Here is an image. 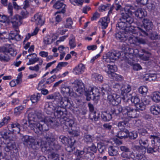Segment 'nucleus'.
Segmentation results:
<instances>
[{
    "label": "nucleus",
    "instance_id": "nucleus-5",
    "mask_svg": "<svg viewBox=\"0 0 160 160\" xmlns=\"http://www.w3.org/2000/svg\"><path fill=\"white\" fill-rule=\"evenodd\" d=\"M37 139H39L40 140V142L37 140L36 142L35 141L36 138L34 137L28 136H23L22 138V140L25 143L28 144L30 147L33 150H37L41 148L42 149H45L47 146H46V140L44 139V138L41 139L39 138V137L37 136Z\"/></svg>",
    "mask_w": 160,
    "mask_h": 160
},
{
    "label": "nucleus",
    "instance_id": "nucleus-44",
    "mask_svg": "<svg viewBox=\"0 0 160 160\" xmlns=\"http://www.w3.org/2000/svg\"><path fill=\"white\" fill-rule=\"evenodd\" d=\"M108 152L110 156H112L116 155L117 152L116 148L114 146H110L108 149Z\"/></svg>",
    "mask_w": 160,
    "mask_h": 160
},
{
    "label": "nucleus",
    "instance_id": "nucleus-50",
    "mask_svg": "<svg viewBox=\"0 0 160 160\" xmlns=\"http://www.w3.org/2000/svg\"><path fill=\"white\" fill-rule=\"evenodd\" d=\"M38 31V28L37 27H36L33 32L31 33V34L30 33H28V35L26 36L23 43H24L26 41H28L30 38L31 36L36 35Z\"/></svg>",
    "mask_w": 160,
    "mask_h": 160
},
{
    "label": "nucleus",
    "instance_id": "nucleus-17",
    "mask_svg": "<svg viewBox=\"0 0 160 160\" xmlns=\"http://www.w3.org/2000/svg\"><path fill=\"white\" fill-rule=\"evenodd\" d=\"M42 16L39 13L36 14L33 18H32L31 20L34 21L36 24L39 26L40 27L42 26L44 24V21L42 19Z\"/></svg>",
    "mask_w": 160,
    "mask_h": 160
},
{
    "label": "nucleus",
    "instance_id": "nucleus-56",
    "mask_svg": "<svg viewBox=\"0 0 160 160\" xmlns=\"http://www.w3.org/2000/svg\"><path fill=\"white\" fill-rule=\"evenodd\" d=\"M129 138L131 139H135L138 137V133L135 131H132L131 132H128V135Z\"/></svg>",
    "mask_w": 160,
    "mask_h": 160
},
{
    "label": "nucleus",
    "instance_id": "nucleus-28",
    "mask_svg": "<svg viewBox=\"0 0 160 160\" xmlns=\"http://www.w3.org/2000/svg\"><path fill=\"white\" fill-rule=\"evenodd\" d=\"M131 90V86L128 84L122 86L121 94L122 95L125 96L127 93L129 92Z\"/></svg>",
    "mask_w": 160,
    "mask_h": 160
},
{
    "label": "nucleus",
    "instance_id": "nucleus-18",
    "mask_svg": "<svg viewBox=\"0 0 160 160\" xmlns=\"http://www.w3.org/2000/svg\"><path fill=\"white\" fill-rule=\"evenodd\" d=\"M131 159L133 160H147L145 155L140 153H137L136 151L133 150V154H132Z\"/></svg>",
    "mask_w": 160,
    "mask_h": 160
},
{
    "label": "nucleus",
    "instance_id": "nucleus-36",
    "mask_svg": "<svg viewBox=\"0 0 160 160\" xmlns=\"http://www.w3.org/2000/svg\"><path fill=\"white\" fill-rule=\"evenodd\" d=\"M131 106V105H128V106ZM135 106L137 108L136 109L133 108V107L131 106L133 108L136 110V113L137 115V117H136V118L137 117V116L138 115L137 113V110L141 111H143L145 110V109L146 106L145 104L142 102H140L138 104H136V105H135ZM135 118H136V117Z\"/></svg>",
    "mask_w": 160,
    "mask_h": 160
},
{
    "label": "nucleus",
    "instance_id": "nucleus-6",
    "mask_svg": "<svg viewBox=\"0 0 160 160\" xmlns=\"http://www.w3.org/2000/svg\"><path fill=\"white\" fill-rule=\"evenodd\" d=\"M101 91L103 96H107L108 99L111 104L115 106L114 107L119 106L118 105L121 102V98L119 95L112 93V91L108 85L104 84L102 85Z\"/></svg>",
    "mask_w": 160,
    "mask_h": 160
},
{
    "label": "nucleus",
    "instance_id": "nucleus-40",
    "mask_svg": "<svg viewBox=\"0 0 160 160\" xmlns=\"http://www.w3.org/2000/svg\"><path fill=\"white\" fill-rule=\"evenodd\" d=\"M61 92L63 95H70V89L69 87L65 85H62L61 86Z\"/></svg>",
    "mask_w": 160,
    "mask_h": 160
},
{
    "label": "nucleus",
    "instance_id": "nucleus-35",
    "mask_svg": "<svg viewBox=\"0 0 160 160\" xmlns=\"http://www.w3.org/2000/svg\"><path fill=\"white\" fill-rule=\"evenodd\" d=\"M150 138L151 139L152 144L155 146V144H160V138L158 136L151 135Z\"/></svg>",
    "mask_w": 160,
    "mask_h": 160
},
{
    "label": "nucleus",
    "instance_id": "nucleus-64",
    "mask_svg": "<svg viewBox=\"0 0 160 160\" xmlns=\"http://www.w3.org/2000/svg\"><path fill=\"white\" fill-rule=\"evenodd\" d=\"M148 88L146 86H141L139 89V92L142 94H145L148 92Z\"/></svg>",
    "mask_w": 160,
    "mask_h": 160
},
{
    "label": "nucleus",
    "instance_id": "nucleus-3",
    "mask_svg": "<svg viewBox=\"0 0 160 160\" xmlns=\"http://www.w3.org/2000/svg\"><path fill=\"white\" fill-rule=\"evenodd\" d=\"M134 9L133 6L129 5L124 8V12H121V16L119 21L116 24V29L118 31L121 30L127 31L129 30L131 24L134 22V18L130 16L132 14V10Z\"/></svg>",
    "mask_w": 160,
    "mask_h": 160
},
{
    "label": "nucleus",
    "instance_id": "nucleus-1",
    "mask_svg": "<svg viewBox=\"0 0 160 160\" xmlns=\"http://www.w3.org/2000/svg\"><path fill=\"white\" fill-rule=\"evenodd\" d=\"M54 112L55 118L47 117L44 119L45 122L50 127L54 128L61 124L64 130H67L69 127L73 125L74 121L65 117L66 114L62 110L61 107L56 106Z\"/></svg>",
    "mask_w": 160,
    "mask_h": 160
},
{
    "label": "nucleus",
    "instance_id": "nucleus-19",
    "mask_svg": "<svg viewBox=\"0 0 160 160\" xmlns=\"http://www.w3.org/2000/svg\"><path fill=\"white\" fill-rule=\"evenodd\" d=\"M121 55V53L116 51L108 52L107 57L112 60H116L118 59Z\"/></svg>",
    "mask_w": 160,
    "mask_h": 160
},
{
    "label": "nucleus",
    "instance_id": "nucleus-38",
    "mask_svg": "<svg viewBox=\"0 0 160 160\" xmlns=\"http://www.w3.org/2000/svg\"><path fill=\"white\" fill-rule=\"evenodd\" d=\"M93 138V137L92 136L88 134V133H85L83 137V140L85 142L88 144L92 142Z\"/></svg>",
    "mask_w": 160,
    "mask_h": 160
},
{
    "label": "nucleus",
    "instance_id": "nucleus-12",
    "mask_svg": "<svg viewBox=\"0 0 160 160\" xmlns=\"http://www.w3.org/2000/svg\"><path fill=\"white\" fill-rule=\"evenodd\" d=\"M23 18L20 16L16 15H15L12 18L11 22L13 26L15 28H17L22 23V20Z\"/></svg>",
    "mask_w": 160,
    "mask_h": 160
},
{
    "label": "nucleus",
    "instance_id": "nucleus-55",
    "mask_svg": "<svg viewBox=\"0 0 160 160\" xmlns=\"http://www.w3.org/2000/svg\"><path fill=\"white\" fill-rule=\"evenodd\" d=\"M24 109L22 106H20L16 107L14 109V113L16 115L19 114Z\"/></svg>",
    "mask_w": 160,
    "mask_h": 160
},
{
    "label": "nucleus",
    "instance_id": "nucleus-22",
    "mask_svg": "<svg viewBox=\"0 0 160 160\" xmlns=\"http://www.w3.org/2000/svg\"><path fill=\"white\" fill-rule=\"evenodd\" d=\"M149 138L150 136H140V138L138 140L139 144L141 146L148 145Z\"/></svg>",
    "mask_w": 160,
    "mask_h": 160
},
{
    "label": "nucleus",
    "instance_id": "nucleus-15",
    "mask_svg": "<svg viewBox=\"0 0 160 160\" xmlns=\"http://www.w3.org/2000/svg\"><path fill=\"white\" fill-rule=\"evenodd\" d=\"M141 50L142 52L144 53L139 55V57L140 59L144 61L149 60L150 58L152 55L151 53L144 49H141Z\"/></svg>",
    "mask_w": 160,
    "mask_h": 160
},
{
    "label": "nucleus",
    "instance_id": "nucleus-45",
    "mask_svg": "<svg viewBox=\"0 0 160 160\" xmlns=\"http://www.w3.org/2000/svg\"><path fill=\"white\" fill-rule=\"evenodd\" d=\"M69 44L70 48H74L76 46L75 42V38L73 35H71L70 37Z\"/></svg>",
    "mask_w": 160,
    "mask_h": 160
},
{
    "label": "nucleus",
    "instance_id": "nucleus-7",
    "mask_svg": "<svg viewBox=\"0 0 160 160\" xmlns=\"http://www.w3.org/2000/svg\"><path fill=\"white\" fill-rule=\"evenodd\" d=\"M44 139L46 140L45 146L48 147V148L51 150L53 151H58L61 148L60 145L54 143L55 138L52 133L48 132L44 137Z\"/></svg>",
    "mask_w": 160,
    "mask_h": 160
},
{
    "label": "nucleus",
    "instance_id": "nucleus-34",
    "mask_svg": "<svg viewBox=\"0 0 160 160\" xmlns=\"http://www.w3.org/2000/svg\"><path fill=\"white\" fill-rule=\"evenodd\" d=\"M58 141L60 142L62 144L64 145H67L68 143H69L72 140V139H68L67 137L63 135H61L59 136L58 139Z\"/></svg>",
    "mask_w": 160,
    "mask_h": 160
},
{
    "label": "nucleus",
    "instance_id": "nucleus-42",
    "mask_svg": "<svg viewBox=\"0 0 160 160\" xmlns=\"http://www.w3.org/2000/svg\"><path fill=\"white\" fill-rule=\"evenodd\" d=\"M152 98L154 102H158L160 101V93L157 92H154L152 94Z\"/></svg>",
    "mask_w": 160,
    "mask_h": 160
},
{
    "label": "nucleus",
    "instance_id": "nucleus-11",
    "mask_svg": "<svg viewBox=\"0 0 160 160\" xmlns=\"http://www.w3.org/2000/svg\"><path fill=\"white\" fill-rule=\"evenodd\" d=\"M53 7L56 9H59L61 8H62L61 11L56 12L55 15L61 13L63 14L65 13L66 5L64 4L61 1H57L53 5Z\"/></svg>",
    "mask_w": 160,
    "mask_h": 160
},
{
    "label": "nucleus",
    "instance_id": "nucleus-25",
    "mask_svg": "<svg viewBox=\"0 0 160 160\" xmlns=\"http://www.w3.org/2000/svg\"><path fill=\"white\" fill-rule=\"evenodd\" d=\"M85 69L84 65L82 64H80L74 69V72L76 74H79L82 73Z\"/></svg>",
    "mask_w": 160,
    "mask_h": 160
},
{
    "label": "nucleus",
    "instance_id": "nucleus-31",
    "mask_svg": "<svg viewBox=\"0 0 160 160\" xmlns=\"http://www.w3.org/2000/svg\"><path fill=\"white\" fill-rule=\"evenodd\" d=\"M110 19L108 17H105L102 18L99 21L101 23L102 28L105 29L108 26V24L109 22Z\"/></svg>",
    "mask_w": 160,
    "mask_h": 160
},
{
    "label": "nucleus",
    "instance_id": "nucleus-8",
    "mask_svg": "<svg viewBox=\"0 0 160 160\" xmlns=\"http://www.w3.org/2000/svg\"><path fill=\"white\" fill-rule=\"evenodd\" d=\"M44 124H42L39 123H32L29 122V126L32 130H33L35 132L38 134L41 132L44 131H47L48 129V127L50 125H48L44 121Z\"/></svg>",
    "mask_w": 160,
    "mask_h": 160
},
{
    "label": "nucleus",
    "instance_id": "nucleus-26",
    "mask_svg": "<svg viewBox=\"0 0 160 160\" xmlns=\"http://www.w3.org/2000/svg\"><path fill=\"white\" fill-rule=\"evenodd\" d=\"M129 120L127 117H125L124 120L118 122V126L120 130L125 129V128L128 124Z\"/></svg>",
    "mask_w": 160,
    "mask_h": 160
},
{
    "label": "nucleus",
    "instance_id": "nucleus-10",
    "mask_svg": "<svg viewBox=\"0 0 160 160\" xmlns=\"http://www.w3.org/2000/svg\"><path fill=\"white\" fill-rule=\"evenodd\" d=\"M60 104L61 106L64 108H65L70 109L72 108V102L70 100L68 97H63Z\"/></svg>",
    "mask_w": 160,
    "mask_h": 160
},
{
    "label": "nucleus",
    "instance_id": "nucleus-49",
    "mask_svg": "<svg viewBox=\"0 0 160 160\" xmlns=\"http://www.w3.org/2000/svg\"><path fill=\"white\" fill-rule=\"evenodd\" d=\"M97 148L100 153H102L104 152L106 146L103 143H99L97 145Z\"/></svg>",
    "mask_w": 160,
    "mask_h": 160
},
{
    "label": "nucleus",
    "instance_id": "nucleus-13",
    "mask_svg": "<svg viewBox=\"0 0 160 160\" xmlns=\"http://www.w3.org/2000/svg\"><path fill=\"white\" fill-rule=\"evenodd\" d=\"M57 106H54L51 102H46L44 111L48 114H51L55 109Z\"/></svg>",
    "mask_w": 160,
    "mask_h": 160
},
{
    "label": "nucleus",
    "instance_id": "nucleus-24",
    "mask_svg": "<svg viewBox=\"0 0 160 160\" xmlns=\"http://www.w3.org/2000/svg\"><path fill=\"white\" fill-rule=\"evenodd\" d=\"M135 15L137 17L142 18L146 15V12L144 9L142 8H139L134 12Z\"/></svg>",
    "mask_w": 160,
    "mask_h": 160
},
{
    "label": "nucleus",
    "instance_id": "nucleus-9",
    "mask_svg": "<svg viewBox=\"0 0 160 160\" xmlns=\"http://www.w3.org/2000/svg\"><path fill=\"white\" fill-rule=\"evenodd\" d=\"M119 148L122 152L120 154L121 157L123 158L131 159V157L133 154V151H131L130 148L127 146L122 145Z\"/></svg>",
    "mask_w": 160,
    "mask_h": 160
},
{
    "label": "nucleus",
    "instance_id": "nucleus-48",
    "mask_svg": "<svg viewBox=\"0 0 160 160\" xmlns=\"http://www.w3.org/2000/svg\"><path fill=\"white\" fill-rule=\"evenodd\" d=\"M41 94L38 93L37 95H32L30 98V100L32 103L37 102L41 97Z\"/></svg>",
    "mask_w": 160,
    "mask_h": 160
},
{
    "label": "nucleus",
    "instance_id": "nucleus-37",
    "mask_svg": "<svg viewBox=\"0 0 160 160\" xmlns=\"http://www.w3.org/2000/svg\"><path fill=\"white\" fill-rule=\"evenodd\" d=\"M68 63L67 62H59L56 67V68L53 69L51 72L50 73L52 74L54 72H57L59 70L61 69L62 67H65L66 66Z\"/></svg>",
    "mask_w": 160,
    "mask_h": 160
},
{
    "label": "nucleus",
    "instance_id": "nucleus-57",
    "mask_svg": "<svg viewBox=\"0 0 160 160\" xmlns=\"http://www.w3.org/2000/svg\"><path fill=\"white\" fill-rule=\"evenodd\" d=\"M8 54L5 55V56L0 55V60L4 62L8 61L10 59V58Z\"/></svg>",
    "mask_w": 160,
    "mask_h": 160
},
{
    "label": "nucleus",
    "instance_id": "nucleus-29",
    "mask_svg": "<svg viewBox=\"0 0 160 160\" xmlns=\"http://www.w3.org/2000/svg\"><path fill=\"white\" fill-rule=\"evenodd\" d=\"M108 70L107 71L105 70V71L108 74L109 77H110L112 73H115L114 72L117 70V66L115 65H108Z\"/></svg>",
    "mask_w": 160,
    "mask_h": 160
},
{
    "label": "nucleus",
    "instance_id": "nucleus-63",
    "mask_svg": "<svg viewBox=\"0 0 160 160\" xmlns=\"http://www.w3.org/2000/svg\"><path fill=\"white\" fill-rule=\"evenodd\" d=\"M35 114L36 115V118L40 119L42 118L43 115L41 110H36L34 111Z\"/></svg>",
    "mask_w": 160,
    "mask_h": 160
},
{
    "label": "nucleus",
    "instance_id": "nucleus-52",
    "mask_svg": "<svg viewBox=\"0 0 160 160\" xmlns=\"http://www.w3.org/2000/svg\"><path fill=\"white\" fill-rule=\"evenodd\" d=\"M137 37H136L133 35L130 36L129 37L127 36V39H128L131 44H137Z\"/></svg>",
    "mask_w": 160,
    "mask_h": 160
},
{
    "label": "nucleus",
    "instance_id": "nucleus-20",
    "mask_svg": "<svg viewBox=\"0 0 160 160\" xmlns=\"http://www.w3.org/2000/svg\"><path fill=\"white\" fill-rule=\"evenodd\" d=\"M143 25L147 31L151 30L153 27L152 22L149 20L145 18L143 19Z\"/></svg>",
    "mask_w": 160,
    "mask_h": 160
},
{
    "label": "nucleus",
    "instance_id": "nucleus-16",
    "mask_svg": "<svg viewBox=\"0 0 160 160\" xmlns=\"http://www.w3.org/2000/svg\"><path fill=\"white\" fill-rule=\"evenodd\" d=\"M4 149L7 152L13 151L14 152H17L18 151L17 147L14 142L8 143L5 147Z\"/></svg>",
    "mask_w": 160,
    "mask_h": 160
},
{
    "label": "nucleus",
    "instance_id": "nucleus-53",
    "mask_svg": "<svg viewBox=\"0 0 160 160\" xmlns=\"http://www.w3.org/2000/svg\"><path fill=\"white\" fill-rule=\"evenodd\" d=\"M109 77L112 78L113 79L118 81H121L123 79V77L121 75L115 73H112L111 76Z\"/></svg>",
    "mask_w": 160,
    "mask_h": 160
},
{
    "label": "nucleus",
    "instance_id": "nucleus-43",
    "mask_svg": "<svg viewBox=\"0 0 160 160\" xmlns=\"http://www.w3.org/2000/svg\"><path fill=\"white\" fill-rule=\"evenodd\" d=\"M55 40L52 38L50 35H47L43 39V42L44 44L48 45L52 43Z\"/></svg>",
    "mask_w": 160,
    "mask_h": 160
},
{
    "label": "nucleus",
    "instance_id": "nucleus-14",
    "mask_svg": "<svg viewBox=\"0 0 160 160\" xmlns=\"http://www.w3.org/2000/svg\"><path fill=\"white\" fill-rule=\"evenodd\" d=\"M44 150L46 151V152L48 154V156L49 158L52 159V160H57L58 159L59 155L56 152L51 150L50 149L48 148V147H47Z\"/></svg>",
    "mask_w": 160,
    "mask_h": 160
},
{
    "label": "nucleus",
    "instance_id": "nucleus-46",
    "mask_svg": "<svg viewBox=\"0 0 160 160\" xmlns=\"http://www.w3.org/2000/svg\"><path fill=\"white\" fill-rule=\"evenodd\" d=\"M122 87V85L118 83H116L113 85V90L112 91H113L114 92H116L117 93H119L120 92H121Z\"/></svg>",
    "mask_w": 160,
    "mask_h": 160
},
{
    "label": "nucleus",
    "instance_id": "nucleus-58",
    "mask_svg": "<svg viewBox=\"0 0 160 160\" xmlns=\"http://www.w3.org/2000/svg\"><path fill=\"white\" fill-rule=\"evenodd\" d=\"M86 148L88 151L93 152L94 154L97 152V149L96 147L94 145L93 143H92V145L91 146Z\"/></svg>",
    "mask_w": 160,
    "mask_h": 160
},
{
    "label": "nucleus",
    "instance_id": "nucleus-54",
    "mask_svg": "<svg viewBox=\"0 0 160 160\" xmlns=\"http://www.w3.org/2000/svg\"><path fill=\"white\" fill-rule=\"evenodd\" d=\"M63 97L59 92H55L54 93V100L60 103L61 101L62 100Z\"/></svg>",
    "mask_w": 160,
    "mask_h": 160
},
{
    "label": "nucleus",
    "instance_id": "nucleus-41",
    "mask_svg": "<svg viewBox=\"0 0 160 160\" xmlns=\"http://www.w3.org/2000/svg\"><path fill=\"white\" fill-rule=\"evenodd\" d=\"M20 125L18 123L12 124L11 125L10 127L13 132H16L19 133L20 132Z\"/></svg>",
    "mask_w": 160,
    "mask_h": 160
},
{
    "label": "nucleus",
    "instance_id": "nucleus-47",
    "mask_svg": "<svg viewBox=\"0 0 160 160\" xmlns=\"http://www.w3.org/2000/svg\"><path fill=\"white\" fill-rule=\"evenodd\" d=\"M31 55L33 56V57L32 58L29 59V60L30 61V62H32L31 63L33 64L36 62L39 61V58H38L37 57V54L35 53H33L28 55L27 56V57H28L29 56H30Z\"/></svg>",
    "mask_w": 160,
    "mask_h": 160
},
{
    "label": "nucleus",
    "instance_id": "nucleus-51",
    "mask_svg": "<svg viewBox=\"0 0 160 160\" xmlns=\"http://www.w3.org/2000/svg\"><path fill=\"white\" fill-rule=\"evenodd\" d=\"M28 118L29 120V123L30 121H37L36 118V115L35 114L34 111H32L29 113L28 115Z\"/></svg>",
    "mask_w": 160,
    "mask_h": 160
},
{
    "label": "nucleus",
    "instance_id": "nucleus-2",
    "mask_svg": "<svg viewBox=\"0 0 160 160\" xmlns=\"http://www.w3.org/2000/svg\"><path fill=\"white\" fill-rule=\"evenodd\" d=\"M121 113L130 118H135L137 116L136 110L131 106L122 107L119 106L111 107L107 111L103 112L101 118L104 121H109L112 119L113 116H118Z\"/></svg>",
    "mask_w": 160,
    "mask_h": 160
},
{
    "label": "nucleus",
    "instance_id": "nucleus-59",
    "mask_svg": "<svg viewBox=\"0 0 160 160\" xmlns=\"http://www.w3.org/2000/svg\"><path fill=\"white\" fill-rule=\"evenodd\" d=\"M18 30L16 29L15 31H12L10 32L9 34V39L12 40L14 39L15 36L17 35V33Z\"/></svg>",
    "mask_w": 160,
    "mask_h": 160
},
{
    "label": "nucleus",
    "instance_id": "nucleus-32",
    "mask_svg": "<svg viewBox=\"0 0 160 160\" xmlns=\"http://www.w3.org/2000/svg\"><path fill=\"white\" fill-rule=\"evenodd\" d=\"M13 49L11 48L0 47V52H2L5 55H7V54L8 53L11 55L12 53L11 52H13Z\"/></svg>",
    "mask_w": 160,
    "mask_h": 160
},
{
    "label": "nucleus",
    "instance_id": "nucleus-39",
    "mask_svg": "<svg viewBox=\"0 0 160 160\" xmlns=\"http://www.w3.org/2000/svg\"><path fill=\"white\" fill-rule=\"evenodd\" d=\"M75 124L74 122V124L72 127H69L67 130H65L66 131H67L68 130L71 128L72 130V131L70 132V133L73 136L77 137L79 135H80V131L78 129L75 130L74 129Z\"/></svg>",
    "mask_w": 160,
    "mask_h": 160
},
{
    "label": "nucleus",
    "instance_id": "nucleus-4",
    "mask_svg": "<svg viewBox=\"0 0 160 160\" xmlns=\"http://www.w3.org/2000/svg\"><path fill=\"white\" fill-rule=\"evenodd\" d=\"M72 84L77 85L78 88H77L76 87L74 89L79 93L82 94L85 92L87 99L88 101L91 99L94 100L96 97L99 96V91L98 89L97 88H90V90L86 91L83 83L80 80H76Z\"/></svg>",
    "mask_w": 160,
    "mask_h": 160
},
{
    "label": "nucleus",
    "instance_id": "nucleus-61",
    "mask_svg": "<svg viewBox=\"0 0 160 160\" xmlns=\"http://www.w3.org/2000/svg\"><path fill=\"white\" fill-rule=\"evenodd\" d=\"M98 114L96 112H92L90 115L91 117V119L92 120H94L95 121H96L98 119L99 117Z\"/></svg>",
    "mask_w": 160,
    "mask_h": 160
},
{
    "label": "nucleus",
    "instance_id": "nucleus-30",
    "mask_svg": "<svg viewBox=\"0 0 160 160\" xmlns=\"http://www.w3.org/2000/svg\"><path fill=\"white\" fill-rule=\"evenodd\" d=\"M75 140H72L70 143H68L65 148L66 150L68 152H72L75 149V147L74 146V142Z\"/></svg>",
    "mask_w": 160,
    "mask_h": 160
},
{
    "label": "nucleus",
    "instance_id": "nucleus-33",
    "mask_svg": "<svg viewBox=\"0 0 160 160\" xmlns=\"http://www.w3.org/2000/svg\"><path fill=\"white\" fill-rule=\"evenodd\" d=\"M150 111L153 114L158 115L160 113V108L157 105H153L151 107Z\"/></svg>",
    "mask_w": 160,
    "mask_h": 160
},
{
    "label": "nucleus",
    "instance_id": "nucleus-21",
    "mask_svg": "<svg viewBox=\"0 0 160 160\" xmlns=\"http://www.w3.org/2000/svg\"><path fill=\"white\" fill-rule=\"evenodd\" d=\"M127 34L119 32L116 33L115 35L116 38L120 42H124L127 39Z\"/></svg>",
    "mask_w": 160,
    "mask_h": 160
},
{
    "label": "nucleus",
    "instance_id": "nucleus-60",
    "mask_svg": "<svg viewBox=\"0 0 160 160\" xmlns=\"http://www.w3.org/2000/svg\"><path fill=\"white\" fill-rule=\"evenodd\" d=\"M114 6L115 8L116 11L120 10L121 15V12H124V8H123L120 5L118 4H116L114 5Z\"/></svg>",
    "mask_w": 160,
    "mask_h": 160
},
{
    "label": "nucleus",
    "instance_id": "nucleus-27",
    "mask_svg": "<svg viewBox=\"0 0 160 160\" xmlns=\"http://www.w3.org/2000/svg\"><path fill=\"white\" fill-rule=\"evenodd\" d=\"M84 157L87 160H93L95 158V155L93 152H90L86 149Z\"/></svg>",
    "mask_w": 160,
    "mask_h": 160
},
{
    "label": "nucleus",
    "instance_id": "nucleus-62",
    "mask_svg": "<svg viewBox=\"0 0 160 160\" xmlns=\"http://www.w3.org/2000/svg\"><path fill=\"white\" fill-rule=\"evenodd\" d=\"M72 21L70 18H68L67 19L65 25V27L67 28H70L71 27L72 25Z\"/></svg>",
    "mask_w": 160,
    "mask_h": 160
},
{
    "label": "nucleus",
    "instance_id": "nucleus-23",
    "mask_svg": "<svg viewBox=\"0 0 160 160\" xmlns=\"http://www.w3.org/2000/svg\"><path fill=\"white\" fill-rule=\"evenodd\" d=\"M128 134V131L127 129L120 130V131L117 135V136L120 139L127 138Z\"/></svg>",
    "mask_w": 160,
    "mask_h": 160
}]
</instances>
